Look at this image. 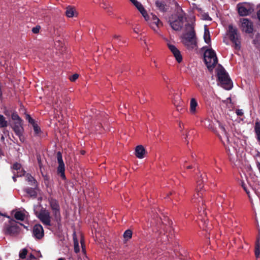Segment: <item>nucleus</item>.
<instances>
[{
  "instance_id": "nucleus-1",
  "label": "nucleus",
  "mask_w": 260,
  "mask_h": 260,
  "mask_svg": "<svg viewBox=\"0 0 260 260\" xmlns=\"http://www.w3.org/2000/svg\"><path fill=\"white\" fill-rule=\"evenodd\" d=\"M201 179L197 181V185L196 189V192L193 195L191 202L193 204H196L197 206L199 213L200 216L203 214H206V205L204 204L205 201L203 200V197L205 193V190L204 189V186L202 185L203 182L202 175L200 176Z\"/></svg>"
},
{
  "instance_id": "nucleus-2",
  "label": "nucleus",
  "mask_w": 260,
  "mask_h": 260,
  "mask_svg": "<svg viewBox=\"0 0 260 260\" xmlns=\"http://www.w3.org/2000/svg\"><path fill=\"white\" fill-rule=\"evenodd\" d=\"M185 26L188 31L184 35L183 43L188 49L192 50L197 47L196 32L192 24L187 23Z\"/></svg>"
},
{
  "instance_id": "nucleus-3",
  "label": "nucleus",
  "mask_w": 260,
  "mask_h": 260,
  "mask_svg": "<svg viewBox=\"0 0 260 260\" xmlns=\"http://www.w3.org/2000/svg\"><path fill=\"white\" fill-rule=\"evenodd\" d=\"M218 80L221 86L226 90H230L233 87V82L228 73L223 67L219 66L217 70Z\"/></svg>"
},
{
  "instance_id": "nucleus-4",
  "label": "nucleus",
  "mask_w": 260,
  "mask_h": 260,
  "mask_svg": "<svg viewBox=\"0 0 260 260\" xmlns=\"http://www.w3.org/2000/svg\"><path fill=\"white\" fill-rule=\"evenodd\" d=\"M204 59L207 67L212 70L218 62L215 52L212 49H207L204 52Z\"/></svg>"
},
{
  "instance_id": "nucleus-5",
  "label": "nucleus",
  "mask_w": 260,
  "mask_h": 260,
  "mask_svg": "<svg viewBox=\"0 0 260 260\" xmlns=\"http://www.w3.org/2000/svg\"><path fill=\"white\" fill-rule=\"evenodd\" d=\"M18 224V222H16L15 220H10L9 223H5V234L13 236L19 234L20 232V228Z\"/></svg>"
},
{
  "instance_id": "nucleus-6",
  "label": "nucleus",
  "mask_w": 260,
  "mask_h": 260,
  "mask_svg": "<svg viewBox=\"0 0 260 260\" xmlns=\"http://www.w3.org/2000/svg\"><path fill=\"white\" fill-rule=\"evenodd\" d=\"M37 217L44 225H51L50 212L48 210L46 209L41 210Z\"/></svg>"
},
{
  "instance_id": "nucleus-7",
  "label": "nucleus",
  "mask_w": 260,
  "mask_h": 260,
  "mask_svg": "<svg viewBox=\"0 0 260 260\" xmlns=\"http://www.w3.org/2000/svg\"><path fill=\"white\" fill-rule=\"evenodd\" d=\"M228 35L230 40L235 44L236 48H240L237 42L238 40V30L236 27H234L233 25L230 24L228 26Z\"/></svg>"
},
{
  "instance_id": "nucleus-8",
  "label": "nucleus",
  "mask_w": 260,
  "mask_h": 260,
  "mask_svg": "<svg viewBox=\"0 0 260 260\" xmlns=\"http://www.w3.org/2000/svg\"><path fill=\"white\" fill-rule=\"evenodd\" d=\"M57 159L58 163V166L57 169V174L60 175L63 180H66V177L64 173L65 167L62 160V155L60 152L57 153Z\"/></svg>"
},
{
  "instance_id": "nucleus-9",
  "label": "nucleus",
  "mask_w": 260,
  "mask_h": 260,
  "mask_svg": "<svg viewBox=\"0 0 260 260\" xmlns=\"http://www.w3.org/2000/svg\"><path fill=\"white\" fill-rule=\"evenodd\" d=\"M32 235L37 240H41L44 236L43 226L40 224H35L32 229Z\"/></svg>"
},
{
  "instance_id": "nucleus-10",
  "label": "nucleus",
  "mask_w": 260,
  "mask_h": 260,
  "mask_svg": "<svg viewBox=\"0 0 260 260\" xmlns=\"http://www.w3.org/2000/svg\"><path fill=\"white\" fill-rule=\"evenodd\" d=\"M242 30L246 33H251L253 31V24L251 21L247 18L241 19Z\"/></svg>"
},
{
  "instance_id": "nucleus-11",
  "label": "nucleus",
  "mask_w": 260,
  "mask_h": 260,
  "mask_svg": "<svg viewBox=\"0 0 260 260\" xmlns=\"http://www.w3.org/2000/svg\"><path fill=\"white\" fill-rule=\"evenodd\" d=\"M12 128L15 134H20L21 132H24L23 120L14 121Z\"/></svg>"
},
{
  "instance_id": "nucleus-12",
  "label": "nucleus",
  "mask_w": 260,
  "mask_h": 260,
  "mask_svg": "<svg viewBox=\"0 0 260 260\" xmlns=\"http://www.w3.org/2000/svg\"><path fill=\"white\" fill-rule=\"evenodd\" d=\"M52 214L54 217V220L56 222V227L58 229H59L61 226V215L60 209H57L56 210H52Z\"/></svg>"
},
{
  "instance_id": "nucleus-13",
  "label": "nucleus",
  "mask_w": 260,
  "mask_h": 260,
  "mask_svg": "<svg viewBox=\"0 0 260 260\" xmlns=\"http://www.w3.org/2000/svg\"><path fill=\"white\" fill-rule=\"evenodd\" d=\"M136 8L139 10L140 13L142 14L143 16L145 18L146 20H147V18L149 17L146 11L142 5L137 1H136L133 3Z\"/></svg>"
},
{
  "instance_id": "nucleus-14",
  "label": "nucleus",
  "mask_w": 260,
  "mask_h": 260,
  "mask_svg": "<svg viewBox=\"0 0 260 260\" xmlns=\"http://www.w3.org/2000/svg\"><path fill=\"white\" fill-rule=\"evenodd\" d=\"M146 151L142 145H139L136 147L135 155L139 158H143L144 157Z\"/></svg>"
},
{
  "instance_id": "nucleus-15",
  "label": "nucleus",
  "mask_w": 260,
  "mask_h": 260,
  "mask_svg": "<svg viewBox=\"0 0 260 260\" xmlns=\"http://www.w3.org/2000/svg\"><path fill=\"white\" fill-rule=\"evenodd\" d=\"M254 132L255 137L257 142L260 143V121L257 120L255 121L254 126Z\"/></svg>"
},
{
  "instance_id": "nucleus-16",
  "label": "nucleus",
  "mask_w": 260,
  "mask_h": 260,
  "mask_svg": "<svg viewBox=\"0 0 260 260\" xmlns=\"http://www.w3.org/2000/svg\"><path fill=\"white\" fill-rule=\"evenodd\" d=\"M155 4L157 8L160 12H166L168 11V8L165 2L157 0L155 1Z\"/></svg>"
},
{
  "instance_id": "nucleus-17",
  "label": "nucleus",
  "mask_w": 260,
  "mask_h": 260,
  "mask_svg": "<svg viewBox=\"0 0 260 260\" xmlns=\"http://www.w3.org/2000/svg\"><path fill=\"white\" fill-rule=\"evenodd\" d=\"M171 27L176 31H180L182 28L184 24L183 23L175 20L170 23Z\"/></svg>"
},
{
  "instance_id": "nucleus-18",
  "label": "nucleus",
  "mask_w": 260,
  "mask_h": 260,
  "mask_svg": "<svg viewBox=\"0 0 260 260\" xmlns=\"http://www.w3.org/2000/svg\"><path fill=\"white\" fill-rule=\"evenodd\" d=\"M238 13L240 16H247L250 13V10L246 8L244 6L238 5Z\"/></svg>"
},
{
  "instance_id": "nucleus-19",
  "label": "nucleus",
  "mask_w": 260,
  "mask_h": 260,
  "mask_svg": "<svg viewBox=\"0 0 260 260\" xmlns=\"http://www.w3.org/2000/svg\"><path fill=\"white\" fill-rule=\"evenodd\" d=\"M49 202L52 210L60 209L59 205L56 200L51 198L49 200Z\"/></svg>"
},
{
  "instance_id": "nucleus-20",
  "label": "nucleus",
  "mask_w": 260,
  "mask_h": 260,
  "mask_svg": "<svg viewBox=\"0 0 260 260\" xmlns=\"http://www.w3.org/2000/svg\"><path fill=\"white\" fill-rule=\"evenodd\" d=\"M37 187H27L25 188V191L29 194L31 197L36 198L37 196V192L36 190Z\"/></svg>"
},
{
  "instance_id": "nucleus-21",
  "label": "nucleus",
  "mask_w": 260,
  "mask_h": 260,
  "mask_svg": "<svg viewBox=\"0 0 260 260\" xmlns=\"http://www.w3.org/2000/svg\"><path fill=\"white\" fill-rule=\"evenodd\" d=\"M198 106V102L194 98H192L190 102V111L192 114L196 112V108Z\"/></svg>"
},
{
  "instance_id": "nucleus-22",
  "label": "nucleus",
  "mask_w": 260,
  "mask_h": 260,
  "mask_svg": "<svg viewBox=\"0 0 260 260\" xmlns=\"http://www.w3.org/2000/svg\"><path fill=\"white\" fill-rule=\"evenodd\" d=\"M204 39L205 42L208 44H209L211 43V38H210V35L209 29L207 28V26H205V29H204Z\"/></svg>"
},
{
  "instance_id": "nucleus-23",
  "label": "nucleus",
  "mask_w": 260,
  "mask_h": 260,
  "mask_svg": "<svg viewBox=\"0 0 260 260\" xmlns=\"http://www.w3.org/2000/svg\"><path fill=\"white\" fill-rule=\"evenodd\" d=\"M161 23L159 19H154V20H151V22L150 24L151 27L154 30H155L156 28H158L160 25H161Z\"/></svg>"
},
{
  "instance_id": "nucleus-24",
  "label": "nucleus",
  "mask_w": 260,
  "mask_h": 260,
  "mask_svg": "<svg viewBox=\"0 0 260 260\" xmlns=\"http://www.w3.org/2000/svg\"><path fill=\"white\" fill-rule=\"evenodd\" d=\"M25 214L21 211H17L14 214V217L20 221H23L25 219Z\"/></svg>"
},
{
  "instance_id": "nucleus-25",
  "label": "nucleus",
  "mask_w": 260,
  "mask_h": 260,
  "mask_svg": "<svg viewBox=\"0 0 260 260\" xmlns=\"http://www.w3.org/2000/svg\"><path fill=\"white\" fill-rule=\"evenodd\" d=\"M8 125V122L6 120L5 117L3 115L0 114V128L6 127Z\"/></svg>"
},
{
  "instance_id": "nucleus-26",
  "label": "nucleus",
  "mask_w": 260,
  "mask_h": 260,
  "mask_svg": "<svg viewBox=\"0 0 260 260\" xmlns=\"http://www.w3.org/2000/svg\"><path fill=\"white\" fill-rule=\"evenodd\" d=\"M66 15L68 17H73L74 16V8L71 6H69L67 8L66 11Z\"/></svg>"
},
{
  "instance_id": "nucleus-27",
  "label": "nucleus",
  "mask_w": 260,
  "mask_h": 260,
  "mask_svg": "<svg viewBox=\"0 0 260 260\" xmlns=\"http://www.w3.org/2000/svg\"><path fill=\"white\" fill-rule=\"evenodd\" d=\"M27 180L28 182H29V184L30 185H32V186H35V187H37V182L32 176L29 175L27 177Z\"/></svg>"
},
{
  "instance_id": "nucleus-28",
  "label": "nucleus",
  "mask_w": 260,
  "mask_h": 260,
  "mask_svg": "<svg viewBox=\"0 0 260 260\" xmlns=\"http://www.w3.org/2000/svg\"><path fill=\"white\" fill-rule=\"evenodd\" d=\"M173 54L178 62L180 63L182 61V57L179 50H177L176 52L173 53Z\"/></svg>"
},
{
  "instance_id": "nucleus-29",
  "label": "nucleus",
  "mask_w": 260,
  "mask_h": 260,
  "mask_svg": "<svg viewBox=\"0 0 260 260\" xmlns=\"http://www.w3.org/2000/svg\"><path fill=\"white\" fill-rule=\"evenodd\" d=\"M132 231L131 230H126L123 234V237L126 240H128L132 238Z\"/></svg>"
},
{
  "instance_id": "nucleus-30",
  "label": "nucleus",
  "mask_w": 260,
  "mask_h": 260,
  "mask_svg": "<svg viewBox=\"0 0 260 260\" xmlns=\"http://www.w3.org/2000/svg\"><path fill=\"white\" fill-rule=\"evenodd\" d=\"M28 251L26 248L22 249L20 252L19 254V257L21 259H24L26 258V256L27 254Z\"/></svg>"
},
{
  "instance_id": "nucleus-31",
  "label": "nucleus",
  "mask_w": 260,
  "mask_h": 260,
  "mask_svg": "<svg viewBox=\"0 0 260 260\" xmlns=\"http://www.w3.org/2000/svg\"><path fill=\"white\" fill-rule=\"evenodd\" d=\"M11 118L14 121L22 120L16 112H13L11 114Z\"/></svg>"
},
{
  "instance_id": "nucleus-32",
  "label": "nucleus",
  "mask_w": 260,
  "mask_h": 260,
  "mask_svg": "<svg viewBox=\"0 0 260 260\" xmlns=\"http://www.w3.org/2000/svg\"><path fill=\"white\" fill-rule=\"evenodd\" d=\"M33 129L35 132V135H39L41 133V129L40 126L37 124H34V126H32Z\"/></svg>"
},
{
  "instance_id": "nucleus-33",
  "label": "nucleus",
  "mask_w": 260,
  "mask_h": 260,
  "mask_svg": "<svg viewBox=\"0 0 260 260\" xmlns=\"http://www.w3.org/2000/svg\"><path fill=\"white\" fill-rule=\"evenodd\" d=\"M177 16V19H176L177 21H180L183 24H184V21L186 20V18L185 17V15H182L180 14H179Z\"/></svg>"
},
{
  "instance_id": "nucleus-34",
  "label": "nucleus",
  "mask_w": 260,
  "mask_h": 260,
  "mask_svg": "<svg viewBox=\"0 0 260 260\" xmlns=\"http://www.w3.org/2000/svg\"><path fill=\"white\" fill-rule=\"evenodd\" d=\"M242 186L245 191L246 192L248 196L249 199L251 203H252V199L250 196V191L247 189L245 184L244 183H242Z\"/></svg>"
},
{
  "instance_id": "nucleus-35",
  "label": "nucleus",
  "mask_w": 260,
  "mask_h": 260,
  "mask_svg": "<svg viewBox=\"0 0 260 260\" xmlns=\"http://www.w3.org/2000/svg\"><path fill=\"white\" fill-rule=\"evenodd\" d=\"M12 168L14 170L18 171L21 169V165L19 163L16 162L13 164V165L12 167Z\"/></svg>"
},
{
  "instance_id": "nucleus-36",
  "label": "nucleus",
  "mask_w": 260,
  "mask_h": 260,
  "mask_svg": "<svg viewBox=\"0 0 260 260\" xmlns=\"http://www.w3.org/2000/svg\"><path fill=\"white\" fill-rule=\"evenodd\" d=\"M74 251L77 253L80 251V248L77 241L74 242Z\"/></svg>"
},
{
  "instance_id": "nucleus-37",
  "label": "nucleus",
  "mask_w": 260,
  "mask_h": 260,
  "mask_svg": "<svg viewBox=\"0 0 260 260\" xmlns=\"http://www.w3.org/2000/svg\"><path fill=\"white\" fill-rule=\"evenodd\" d=\"M78 77L79 75L78 74H74L69 77V79L71 81L74 82L78 78Z\"/></svg>"
},
{
  "instance_id": "nucleus-38",
  "label": "nucleus",
  "mask_w": 260,
  "mask_h": 260,
  "mask_svg": "<svg viewBox=\"0 0 260 260\" xmlns=\"http://www.w3.org/2000/svg\"><path fill=\"white\" fill-rule=\"evenodd\" d=\"M168 47L170 51L173 53L176 52L178 50L174 45L171 44H168Z\"/></svg>"
},
{
  "instance_id": "nucleus-39",
  "label": "nucleus",
  "mask_w": 260,
  "mask_h": 260,
  "mask_svg": "<svg viewBox=\"0 0 260 260\" xmlns=\"http://www.w3.org/2000/svg\"><path fill=\"white\" fill-rule=\"evenodd\" d=\"M40 29H41V26L40 25H37L36 26H35L32 28V32L34 34H37L39 33Z\"/></svg>"
},
{
  "instance_id": "nucleus-40",
  "label": "nucleus",
  "mask_w": 260,
  "mask_h": 260,
  "mask_svg": "<svg viewBox=\"0 0 260 260\" xmlns=\"http://www.w3.org/2000/svg\"><path fill=\"white\" fill-rule=\"evenodd\" d=\"M255 255L256 257H259L260 255V247L258 245H257L255 249Z\"/></svg>"
},
{
  "instance_id": "nucleus-41",
  "label": "nucleus",
  "mask_w": 260,
  "mask_h": 260,
  "mask_svg": "<svg viewBox=\"0 0 260 260\" xmlns=\"http://www.w3.org/2000/svg\"><path fill=\"white\" fill-rule=\"evenodd\" d=\"M206 215H207V214H203V215L201 216L199 214V216L201 217V218L200 219L201 220V222L203 223V224L205 225V226H203V228H205V227H207V224L206 223V219L205 218H204V216H206Z\"/></svg>"
},
{
  "instance_id": "nucleus-42",
  "label": "nucleus",
  "mask_w": 260,
  "mask_h": 260,
  "mask_svg": "<svg viewBox=\"0 0 260 260\" xmlns=\"http://www.w3.org/2000/svg\"><path fill=\"white\" fill-rule=\"evenodd\" d=\"M177 15L179 14H182V15H185V12L183 11L182 8L180 6H178L177 8Z\"/></svg>"
},
{
  "instance_id": "nucleus-43",
  "label": "nucleus",
  "mask_w": 260,
  "mask_h": 260,
  "mask_svg": "<svg viewBox=\"0 0 260 260\" xmlns=\"http://www.w3.org/2000/svg\"><path fill=\"white\" fill-rule=\"evenodd\" d=\"M23 132H21L20 134H16L17 136H18L20 141L22 143L24 142L25 140V138L23 135Z\"/></svg>"
},
{
  "instance_id": "nucleus-44",
  "label": "nucleus",
  "mask_w": 260,
  "mask_h": 260,
  "mask_svg": "<svg viewBox=\"0 0 260 260\" xmlns=\"http://www.w3.org/2000/svg\"><path fill=\"white\" fill-rule=\"evenodd\" d=\"M219 126L221 131V133L224 134H226L225 129L224 127L223 126V125L219 124Z\"/></svg>"
},
{
  "instance_id": "nucleus-45",
  "label": "nucleus",
  "mask_w": 260,
  "mask_h": 260,
  "mask_svg": "<svg viewBox=\"0 0 260 260\" xmlns=\"http://www.w3.org/2000/svg\"><path fill=\"white\" fill-rule=\"evenodd\" d=\"M236 113L238 116H241L243 115V112L242 111V110H241V109L237 110Z\"/></svg>"
},
{
  "instance_id": "nucleus-46",
  "label": "nucleus",
  "mask_w": 260,
  "mask_h": 260,
  "mask_svg": "<svg viewBox=\"0 0 260 260\" xmlns=\"http://www.w3.org/2000/svg\"><path fill=\"white\" fill-rule=\"evenodd\" d=\"M32 259H36V258L34 254L30 253L26 260H31Z\"/></svg>"
},
{
  "instance_id": "nucleus-47",
  "label": "nucleus",
  "mask_w": 260,
  "mask_h": 260,
  "mask_svg": "<svg viewBox=\"0 0 260 260\" xmlns=\"http://www.w3.org/2000/svg\"><path fill=\"white\" fill-rule=\"evenodd\" d=\"M161 74V76H162L164 81L165 82H167V80L168 79H169L168 77L166 75L162 73Z\"/></svg>"
},
{
  "instance_id": "nucleus-48",
  "label": "nucleus",
  "mask_w": 260,
  "mask_h": 260,
  "mask_svg": "<svg viewBox=\"0 0 260 260\" xmlns=\"http://www.w3.org/2000/svg\"><path fill=\"white\" fill-rule=\"evenodd\" d=\"M30 124H31L32 125V126H34V124H36L37 123L36 122L35 120L33 119V118H31L30 119V121H28Z\"/></svg>"
},
{
  "instance_id": "nucleus-49",
  "label": "nucleus",
  "mask_w": 260,
  "mask_h": 260,
  "mask_svg": "<svg viewBox=\"0 0 260 260\" xmlns=\"http://www.w3.org/2000/svg\"><path fill=\"white\" fill-rule=\"evenodd\" d=\"M32 118L31 117L30 115L28 114H26L25 115V119L26 120H27L28 121H30V119H31Z\"/></svg>"
},
{
  "instance_id": "nucleus-50",
  "label": "nucleus",
  "mask_w": 260,
  "mask_h": 260,
  "mask_svg": "<svg viewBox=\"0 0 260 260\" xmlns=\"http://www.w3.org/2000/svg\"><path fill=\"white\" fill-rule=\"evenodd\" d=\"M256 167L258 168V169L259 171V173H260V161H259L257 160L256 161Z\"/></svg>"
},
{
  "instance_id": "nucleus-51",
  "label": "nucleus",
  "mask_w": 260,
  "mask_h": 260,
  "mask_svg": "<svg viewBox=\"0 0 260 260\" xmlns=\"http://www.w3.org/2000/svg\"><path fill=\"white\" fill-rule=\"evenodd\" d=\"M101 6L102 8H104V9H107V5L105 3H103L101 4Z\"/></svg>"
},
{
  "instance_id": "nucleus-52",
  "label": "nucleus",
  "mask_w": 260,
  "mask_h": 260,
  "mask_svg": "<svg viewBox=\"0 0 260 260\" xmlns=\"http://www.w3.org/2000/svg\"><path fill=\"white\" fill-rule=\"evenodd\" d=\"M113 38H114V39L119 40H120V36H119V35H114V36H113Z\"/></svg>"
},
{
  "instance_id": "nucleus-53",
  "label": "nucleus",
  "mask_w": 260,
  "mask_h": 260,
  "mask_svg": "<svg viewBox=\"0 0 260 260\" xmlns=\"http://www.w3.org/2000/svg\"><path fill=\"white\" fill-rule=\"evenodd\" d=\"M159 19L156 16H155V15H153V14H151V20H154V19Z\"/></svg>"
},
{
  "instance_id": "nucleus-54",
  "label": "nucleus",
  "mask_w": 260,
  "mask_h": 260,
  "mask_svg": "<svg viewBox=\"0 0 260 260\" xmlns=\"http://www.w3.org/2000/svg\"><path fill=\"white\" fill-rule=\"evenodd\" d=\"M4 114H5V115L7 116H9L10 115V112L8 110H6L5 112H4Z\"/></svg>"
},
{
  "instance_id": "nucleus-55",
  "label": "nucleus",
  "mask_w": 260,
  "mask_h": 260,
  "mask_svg": "<svg viewBox=\"0 0 260 260\" xmlns=\"http://www.w3.org/2000/svg\"><path fill=\"white\" fill-rule=\"evenodd\" d=\"M257 15L258 20L260 21V9L258 11L257 13Z\"/></svg>"
},
{
  "instance_id": "nucleus-56",
  "label": "nucleus",
  "mask_w": 260,
  "mask_h": 260,
  "mask_svg": "<svg viewBox=\"0 0 260 260\" xmlns=\"http://www.w3.org/2000/svg\"><path fill=\"white\" fill-rule=\"evenodd\" d=\"M192 168H193V167L191 165H189V166H188L186 167L187 169H192Z\"/></svg>"
},
{
  "instance_id": "nucleus-57",
  "label": "nucleus",
  "mask_w": 260,
  "mask_h": 260,
  "mask_svg": "<svg viewBox=\"0 0 260 260\" xmlns=\"http://www.w3.org/2000/svg\"><path fill=\"white\" fill-rule=\"evenodd\" d=\"M13 179L14 180V182H16V177L15 176V175H14L13 176Z\"/></svg>"
},
{
  "instance_id": "nucleus-58",
  "label": "nucleus",
  "mask_w": 260,
  "mask_h": 260,
  "mask_svg": "<svg viewBox=\"0 0 260 260\" xmlns=\"http://www.w3.org/2000/svg\"><path fill=\"white\" fill-rule=\"evenodd\" d=\"M174 91V90L173 89H170V94H173V92Z\"/></svg>"
},
{
  "instance_id": "nucleus-59",
  "label": "nucleus",
  "mask_w": 260,
  "mask_h": 260,
  "mask_svg": "<svg viewBox=\"0 0 260 260\" xmlns=\"http://www.w3.org/2000/svg\"><path fill=\"white\" fill-rule=\"evenodd\" d=\"M18 223H19L20 225H22V226H24V228L27 229V226H25L23 223H19V222H18Z\"/></svg>"
},
{
  "instance_id": "nucleus-60",
  "label": "nucleus",
  "mask_w": 260,
  "mask_h": 260,
  "mask_svg": "<svg viewBox=\"0 0 260 260\" xmlns=\"http://www.w3.org/2000/svg\"><path fill=\"white\" fill-rule=\"evenodd\" d=\"M256 156L260 157V152H257Z\"/></svg>"
},
{
  "instance_id": "nucleus-61",
  "label": "nucleus",
  "mask_w": 260,
  "mask_h": 260,
  "mask_svg": "<svg viewBox=\"0 0 260 260\" xmlns=\"http://www.w3.org/2000/svg\"><path fill=\"white\" fill-rule=\"evenodd\" d=\"M85 152L84 151H81V154L83 155V154H85Z\"/></svg>"
},
{
  "instance_id": "nucleus-62",
  "label": "nucleus",
  "mask_w": 260,
  "mask_h": 260,
  "mask_svg": "<svg viewBox=\"0 0 260 260\" xmlns=\"http://www.w3.org/2000/svg\"><path fill=\"white\" fill-rule=\"evenodd\" d=\"M57 260H64V259L63 258H59Z\"/></svg>"
},
{
  "instance_id": "nucleus-63",
  "label": "nucleus",
  "mask_w": 260,
  "mask_h": 260,
  "mask_svg": "<svg viewBox=\"0 0 260 260\" xmlns=\"http://www.w3.org/2000/svg\"><path fill=\"white\" fill-rule=\"evenodd\" d=\"M132 3H133L134 2H135L136 0H130Z\"/></svg>"
},
{
  "instance_id": "nucleus-64",
  "label": "nucleus",
  "mask_w": 260,
  "mask_h": 260,
  "mask_svg": "<svg viewBox=\"0 0 260 260\" xmlns=\"http://www.w3.org/2000/svg\"><path fill=\"white\" fill-rule=\"evenodd\" d=\"M180 260H185L184 259L182 258V257L180 258Z\"/></svg>"
}]
</instances>
